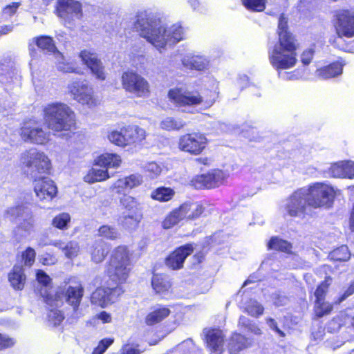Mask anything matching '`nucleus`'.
<instances>
[{
	"label": "nucleus",
	"mask_w": 354,
	"mask_h": 354,
	"mask_svg": "<svg viewBox=\"0 0 354 354\" xmlns=\"http://www.w3.org/2000/svg\"><path fill=\"white\" fill-rule=\"evenodd\" d=\"M169 100L183 112H192V107L201 104L203 98L198 91L174 88L168 93Z\"/></svg>",
	"instance_id": "8"
},
{
	"label": "nucleus",
	"mask_w": 354,
	"mask_h": 354,
	"mask_svg": "<svg viewBox=\"0 0 354 354\" xmlns=\"http://www.w3.org/2000/svg\"><path fill=\"white\" fill-rule=\"evenodd\" d=\"M6 216L11 221H21L24 216L30 217V209L24 205L10 207L6 210Z\"/></svg>",
	"instance_id": "32"
},
{
	"label": "nucleus",
	"mask_w": 354,
	"mask_h": 354,
	"mask_svg": "<svg viewBox=\"0 0 354 354\" xmlns=\"http://www.w3.org/2000/svg\"><path fill=\"white\" fill-rule=\"evenodd\" d=\"M203 333L211 354H222L225 339L223 331L218 328H205Z\"/></svg>",
	"instance_id": "18"
},
{
	"label": "nucleus",
	"mask_w": 354,
	"mask_h": 354,
	"mask_svg": "<svg viewBox=\"0 0 354 354\" xmlns=\"http://www.w3.org/2000/svg\"><path fill=\"white\" fill-rule=\"evenodd\" d=\"M135 28L142 37L160 52L167 44L171 45L180 41L184 36L180 25L175 24L167 28L159 18L146 12L137 15Z\"/></svg>",
	"instance_id": "1"
},
{
	"label": "nucleus",
	"mask_w": 354,
	"mask_h": 354,
	"mask_svg": "<svg viewBox=\"0 0 354 354\" xmlns=\"http://www.w3.org/2000/svg\"><path fill=\"white\" fill-rule=\"evenodd\" d=\"M131 270L129 251L125 246H118L112 252L106 272L109 278L116 283L127 279Z\"/></svg>",
	"instance_id": "4"
},
{
	"label": "nucleus",
	"mask_w": 354,
	"mask_h": 354,
	"mask_svg": "<svg viewBox=\"0 0 354 354\" xmlns=\"http://www.w3.org/2000/svg\"><path fill=\"white\" fill-rule=\"evenodd\" d=\"M121 205L128 210H132L137 209L138 206V201L132 196L128 195H124L120 198Z\"/></svg>",
	"instance_id": "52"
},
{
	"label": "nucleus",
	"mask_w": 354,
	"mask_h": 354,
	"mask_svg": "<svg viewBox=\"0 0 354 354\" xmlns=\"http://www.w3.org/2000/svg\"><path fill=\"white\" fill-rule=\"evenodd\" d=\"M118 291V288H97L91 295L92 304L101 307L106 306L112 299V294Z\"/></svg>",
	"instance_id": "22"
},
{
	"label": "nucleus",
	"mask_w": 354,
	"mask_h": 354,
	"mask_svg": "<svg viewBox=\"0 0 354 354\" xmlns=\"http://www.w3.org/2000/svg\"><path fill=\"white\" fill-rule=\"evenodd\" d=\"M182 64L187 69L204 71L209 65V60L201 55H187L182 59Z\"/></svg>",
	"instance_id": "23"
},
{
	"label": "nucleus",
	"mask_w": 354,
	"mask_h": 354,
	"mask_svg": "<svg viewBox=\"0 0 354 354\" xmlns=\"http://www.w3.org/2000/svg\"><path fill=\"white\" fill-rule=\"evenodd\" d=\"M71 221V216L67 213H62L56 216L52 221V225L60 230L67 228L68 223Z\"/></svg>",
	"instance_id": "46"
},
{
	"label": "nucleus",
	"mask_w": 354,
	"mask_h": 354,
	"mask_svg": "<svg viewBox=\"0 0 354 354\" xmlns=\"http://www.w3.org/2000/svg\"><path fill=\"white\" fill-rule=\"evenodd\" d=\"M34 191L41 201H50L57 194V187L48 177L35 178Z\"/></svg>",
	"instance_id": "17"
},
{
	"label": "nucleus",
	"mask_w": 354,
	"mask_h": 354,
	"mask_svg": "<svg viewBox=\"0 0 354 354\" xmlns=\"http://www.w3.org/2000/svg\"><path fill=\"white\" fill-rule=\"evenodd\" d=\"M67 88L73 98L83 105L91 108L95 106L98 103L92 86L85 79H77L71 81L68 84Z\"/></svg>",
	"instance_id": "9"
},
{
	"label": "nucleus",
	"mask_w": 354,
	"mask_h": 354,
	"mask_svg": "<svg viewBox=\"0 0 354 354\" xmlns=\"http://www.w3.org/2000/svg\"><path fill=\"white\" fill-rule=\"evenodd\" d=\"M20 3L17 2L6 6L3 10V15L8 17L13 15L17 12Z\"/></svg>",
	"instance_id": "60"
},
{
	"label": "nucleus",
	"mask_w": 354,
	"mask_h": 354,
	"mask_svg": "<svg viewBox=\"0 0 354 354\" xmlns=\"http://www.w3.org/2000/svg\"><path fill=\"white\" fill-rule=\"evenodd\" d=\"M189 202L182 204L178 208L174 209L163 221L162 227L169 229L184 218L188 219Z\"/></svg>",
	"instance_id": "21"
},
{
	"label": "nucleus",
	"mask_w": 354,
	"mask_h": 354,
	"mask_svg": "<svg viewBox=\"0 0 354 354\" xmlns=\"http://www.w3.org/2000/svg\"><path fill=\"white\" fill-rule=\"evenodd\" d=\"M145 169L151 178L158 176L162 171L160 166L154 162H148L145 166Z\"/></svg>",
	"instance_id": "53"
},
{
	"label": "nucleus",
	"mask_w": 354,
	"mask_h": 354,
	"mask_svg": "<svg viewBox=\"0 0 354 354\" xmlns=\"http://www.w3.org/2000/svg\"><path fill=\"white\" fill-rule=\"evenodd\" d=\"M243 6L252 11H262L265 8V0H241Z\"/></svg>",
	"instance_id": "49"
},
{
	"label": "nucleus",
	"mask_w": 354,
	"mask_h": 354,
	"mask_svg": "<svg viewBox=\"0 0 354 354\" xmlns=\"http://www.w3.org/2000/svg\"><path fill=\"white\" fill-rule=\"evenodd\" d=\"M207 144V139L204 134L193 132L180 136L178 147L181 151L198 155L204 150Z\"/></svg>",
	"instance_id": "13"
},
{
	"label": "nucleus",
	"mask_w": 354,
	"mask_h": 354,
	"mask_svg": "<svg viewBox=\"0 0 354 354\" xmlns=\"http://www.w3.org/2000/svg\"><path fill=\"white\" fill-rule=\"evenodd\" d=\"M351 253L346 245H342L329 253L328 257L336 261H346L349 259Z\"/></svg>",
	"instance_id": "39"
},
{
	"label": "nucleus",
	"mask_w": 354,
	"mask_h": 354,
	"mask_svg": "<svg viewBox=\"0 0 354 354\" xmlns=\"http://www.w3.org/2000/svg\"><path fill=\"white\" fill-rule=\"evenodd\" d=\"M21 221H23L19 225V227L24 229L25 232L30 231L34 226V219L32 218V212L30 210V217L24 216Z\"/></svg>",
	"instance_id": "56"
},
{
	"label": "nucleus",
	"mask_w": 354,
	"mask_h": 354,
	"mask_svg": "<svg viewBox=\"0 0 354 354\" xmlns=\"http://www.w3.org/2000/svg\"><path fill=\"white\" fill-rule=\"evenodd\" d=\"M142 182V178L139 174H132L124 178L118 180L114 187L132 189L138 186Z\"/></svg>",
	"instance_id": "34"
},
{
	"label": "nucleus",
	"mask_w": 354,
	"mask_h": 354,
	"mask_svg": "<svg viewBox=\"0 0 354 354\" xmlns=\"http://www.w3.org/2000/svg\"><path fill=\"white\" fill-rule=\"evenodd\" d=\"M57 12L68 27L81 18L82 4L76 0H58Z\"/></svg>",
	"instance_id": "14"
},
{
	"label": "nucleus",
	"mask_w": 354,
	"mask_h": 354,
	"mask_svg": "<svg viewBox=\"0 0 354 354\" xmlns=\"http://www.w3.org/2000/svg\"><path fill=\"white\" fill-rule=\"evenodd\" d=\"M21 162L25 172L34 178H37L39 174H47L50 169V161L48 156L36 149L22 153Z\"/></svg>",
	"instance_id": "5"
},
{
	"label": "nucleus",
	"mask_w": 354,
	"mask_h": 354,
	"mask_svg": "<svg viewBox=\"0 0 354 354\" xmlns=\"http://www.w3.org/2000/svg\"><path fill=\"white\" fill-rule=\"evenodd\" d=\"M306 187L295 191L285 201L286 212L292 217H304L308 206Z\"/></svg>",
	"instance_id": "11"
},
{
	"label": "nucleus",
	"mask_w": 354,
	"mask_h": 354,
	"mask_svg": "<svg viewBox=\"0 0 354 354\" xmlns=\"http://www.w3.org/2000/svg\"><path fill=\"white\" fill-rule=\"evenodd\" d=\"M43 113L45 124L54 133L71 131L75 128V113L64 103H49L44 106Z\"/></svg>",
	"instance_id": "3"
},
{
	"label": "nucleus",
	"mask_w": 354,
	"mask_h": 354,
	"mask_svg": "<svg viewBox=\"0 0 354 354\" xmlns=\"http://www.w3.org/2000/svg\"><path fill=\"white\" fill-rule=\"evenodd\" d=\"M15 342L12 338L0 334V350L12 346Z\"/></svg>",
	"instance_id": "59"
},
{
	"label": "nucleus",
	"mask_w": 354,
	"mask_h": 354,
	"mask_svg": "<svg viewBox=\"0 0 354 354\" xmlns=\"http://www.w3.org/2000/svg\"><path fill=\"white\" fill-rule=\"evenodd\" d=\"M226 178L225 174L220 169H212L207 174L197 176L192 180L196 189H211L218 187Z\"/></svg>",
	"instance_id": "15"
},
{
	"label": "nucleus",
	"mask_w": 354,
	"mask_h": 354,
	"mask_svg": "<svg viewBox=\"0 0 354 354\" xmlns=\"http://www.w3.org/2000/svg\"><path fill=\"white\" fill-rule=\"evenodd\" d=\"M328 284L326 281L322 282L316 289L315 296L316 297L315 301L320 302V301L324 299V296L328 290Z\"/></svg>",
	"instance_id": "57"
},
{
	"label": "nucleus",
	"mask_w": 354,
	"mask_h": 354,
	"mask_svg": "<svg viewBox=\"0 0 354 354\" xmlns=\"http://www.w3.org/2000/svg\"><path fill=\"white\" fill-rule=\"evenodd\" d=\"M109 245L102 240L95 242L91 251V259L95 263L102 262L109 252Z\"/></svg>",
	"instance_id": "30"
},
{
	"label": "nucleus",
	"mask_w": 354,
	"mask_h": 354,
	"mask_svg": "<svg viewBox=\"0 0 354 354\" xmlns=\"http://www.w3.org/2000/svg\"><path fill=\"white\" fill-rule=\"evenodd\" d=\"M345 161L337 162L329 168L330 174L335 178H346Z\"/></svg>",
	"instance_id": "47"
},
{
	"label": "nucleus",
	"mask_w": 354,
	"mask_h": 354,
	"mask_svg": "<svg viewBox=\"0 0 354 354\" xmlns=\"http://www.w3.org/2000/svg\"><path fill=\"white\" fill-rule=\"evenodd\" d=\"M333 309V306L328 303L325 302L324 299L320 301V302L315 301V312L316 316L318 317H322L325 315L329 314Z\"/></svg>",
	"instance_id": "48"
},
{
	"label": "nucleus",
	"mask_w": 354,
	"mask_h": 354,
	"mask_svg": "<svg viewBox=\"0 0 354 354\" xmlns=\"http://www.w3.org/2000/svg\"><path fill=\"white\" fill-rule=\"evenodd\" d=\"M50 244L62 250L64 255L68 259H73L77 257L80 252L79 244L74 241L67 243H64L62 241H54Z\"/></svg>",
	"instance_id": "28"
},
{
	"label": "nucleus",
	"mask_w": 354,
	"mask_h": 354,
	"mask_svg": "<svg viewBox=\"0 0 354 354\" xmlns=\"http://www.w3.org/2000/svg\"><path fill=\"white\" fill-rule=\"evenodd\" d=\"M278 35L279 41L269 50V61L278 71L280 78L292 80L294 75L280 71L293 68L297 62L296 50L298 44L294 35L288 30V19L283 15L279 19Z\"/></svg>",
	"instance_id": "2"
},
{
	"label": "nucleus",
	"mask_w": 354,
	"mask_h": 354,
	"mask_svg": "<svg viewBox=\"0 0 354 354\" xmlns=\"http://www.w3.org/2000/svg\"><path fill=\"white\" fill-rule=\"evenodd\" d=\"M346 178H354V162L345 161Z\"/></svg>",
	"instance_id": "63"
},
{
	"label": "nucleus",
	"mask_w": 354,
	"mask_h": 354,
	"mask_svg": "<svg viewBox=\"0 0 354 354\" xmlns=\"http://www.w3.org/2000/svg\"><path fill=\"white\" fill-rule=\"evenodd\" d=\"M193 252L194 246L192 243L179 247L166 259V266L171 270L182 268L185 259Z\"/></svg>",
	"instance_id": "19"
},
{
	"label": "nucleus",
	"mask_w": 354,
	"mask_h": 354,
	"mask_svg": "<svg viewBox=\"0 0 354 354\" xmlns=\"http://www.w3.org/2000/svg\"><path fill=\"white\" fill-rule=\"evenodd\" d=\"M98 235L107 239L115 240L119 237L120 234L115 227L104 225L98 229Z\"/></svg>",
	"instance_id": "44"
},
{
	"label": "nucleus",
	"mask_w": 354,
	"mask_h": 354,
	"mask_svg": "<svg viewBox=\"0 0 354 354\" xmlns=\"http://www.w3.org/2000/svg\"><path fill=\"white\" fill-rule=\"evenodd\" d=\"M21 136L25 141L42 145L49 140L50 133L37 123L28 122L21 128Z\"/></svg>",
	"instance_id": "16"
},
{
	"label": "nucleus",
	"mask_w": 354,
	"mask_h": 354,
	"mask_svg": "<svg viewBox=\"0 0 354 354\" xmlns=\"http://www.w3.org/2000/svg\"><path fill=\"white\" fill-rule=\"evenodd\" d=\"M57 53L58 56V63H57V69L59 71L64 73H80V70L76 67L73 64L69 62H65L64 61H60L59 59H64L63 56L59 52Z\"/></svg>",
	"instance_id": "45"
},
{
	"label": "nucleus",
	"mask_w": 354,
	"mask_h": 354,
	"mask_svg": "<svg viewBox=\"0 0 354 354\" xmlns=\"http://www.w3.org/2000/svg\"><path fill=\"white\" fill-rule=\"evenodd\" d=\"M343 65L339 62H334L327 66L318 69L316 71L317 76L324 79L335 77L342 74Z\"/></svg>",
	"instance_id": "29"
},
{
	"label": "nucleus",
	"mask_w": 354,
	"mask_h": 354,
	"mask_svg": "<svg viewBox=\"0 0 354 354\" xmlns=\"http://www.w3.org/2000/svg\"><path fill=\"white\" fill-rule=\"evenodd\" d=\"M267 324L268 326L273 330H274L280 337H284L285 334L281 330L277 324V322L273 319L272 318H268L267 319Z\"/></svg>",
	"instance_id": "64"
},
{
	"label": "nucleus",
	"mask_w": 354,
	"mask_h": 354,
	"mask_svg": "<svg viewBox=\"0 0 354 354\" xmlns=\"http://www.w3.org/2000/svg\"><path fill=\"white\" fill-rule=\"evenodd\" d=\"M185 125L186 122L183 120L171 116L163 118L160 123V127L165 131H179Z\"/></svg>",
	"instance_id": "31"
},
{
	"label": "nucleus",
	"mask_w": 354,
	"mask_h": 354,
	"mask_svg": "<svg viewBox=\"0 0 354 354\" xmlns=\"http://www.w3.org/2000/svg\"><path fill=\"white\" fill-rule=\"evenodd\" d=\"M49 322L55 326L59 325L64 319L63 314L57 310H51L48 314Z\"/></svg>",
	"instance_id": "55"
},
{
	"label": "nucleus",
	"mask_w": 354,
	"mask_h": 354,
	"mask_svg": "<svg viewBox=\"0 0 354 354\" xmlns=\"http://www.w3.org/2000/svg\"><path fill=\"white\" fill-rule=\"evenodd\" d=\"M142 352L138 346L132 344H126L122 348V354H140Z\"/></svg>",
	"instance_id": "62"
},
{
	"label": "nucleus",
	"mask_w": 354,
	"mask_h": 354,
	"mask_svg": "<svg viewBox=\"0 0 354 354\" xmlns=\"http://www.w3.org/2000/svg\"><path fill=\"white\" fill-rule=\"evenodd\" d=\"M82 61L89 68L96 78L104 80L106 78L104 68L101 61L97 58L96 54L86 50L80 53Z\"/></svg>",
	"instance_id": "20"
},
{
	"label": "nucleus",
	"mask_w": 354,
	"mask_h": 354,
	"mask_svg": "<svg viewBox=\"0 0 354 354\" xmlns=\"http://www.w3.org/2000/svg\"><path fill=\"white\" fill-rule=\"evenodd\" d=\"M244 311L253 317H259L263 315L264 307L256 299H249L244 304Z\"/></svg>",
	"instance_id": "35"
},
{
	"label": "nucleus",
	"mask_w": 354,
	"mask_h": 354,
	"mask_svg": "<svg viewBox=\"0 0 354 354\" xmlns=\"http://www.w3.org/2000/svg\"><path fill=\"white\" fill-rule=\"evenodd\" d=\"M174 192L171 188L159 187L151 194V197L159 201L166 202L172 198Z\"/></svg>",
	"instance_id": "40"
},
{
	"label": "nucleus",
	"mask_w": 354,
	"mask_h": 354,
	"mask_svg": "<svg viewBox=\"0 0 354 354\" xmlns=\"http://www.w3.org/2000/svg\"><path fill=\"white\" fill-rule=\"evenodd\" d=\"M26 279L23 266L19 264L14 266L12 271L8 276L9 281L12 287L15 290H22L24 288Z\"/></svg>",
	"instance_id": "27"
},
{
	"label": "nucleus",
	"mask_w": 354,
	"mask_h": 354,
	"mask_svg": "<svg viewBox=\"0 0 354 354\" xmlns=\"http://www.w3.org/2000/svg\"><path fill=\"white\" fill-rule=\"evenodd\" d=\"M188 219H195L198 218L204 210L203 207L198 203H191L189 204Z\"/></svg>",
	"instance_id": "51"
},
{
	"label": "nucleus",
	"mask_w": 354,
	"mask_h": 354,
	"mask_svg": "<svg viewBox=\"0 0 354 354\" xmlns=\"http://www.w3.org/2000/svg\"><path fill=\"white\" fill-rule=\"evenodd\" d=\"M109 178L106 169L92 168L84 177V180L88 183L102 181Z\"/></svg>",
	"instance_id": "38"
},
{
	"label": "nucleus",
	"mask_w": 354,
	"mask_h": 354,
	"mask_svg": "<svg viewBox=\"0 0 354 354\" xmlns=\"http://www.w3.org/2000/svg\"><path fill=\"white\" fill-rule=\"evenodd\" d=\"M313 55H314V50L312 48H309V49L304 50L302 53L301 56V62L304 65H308L310 63V62L313 57Z\"/></svg>",
	"instance_id": "61"
},
{
	"label": "nucleus",
	"mask_w": 354,
	"mask_h": 354,
	"mask_svg": "<svg viewBox=\"0 0 354 354\" xmlns=\"http://www.w3.org/2000/svg\"><path fill=\"white\" fill-rule=\"evenodd\" d=\"M36 252L32 248H28L22 254V261L24 265L30 267L35 262Z\"/></svg>",
	"instance_id": "50"
},
{
	"label": "nucleus",
	"mask_w": 354,
	"mask_h": 354,
	"mask_svg": "<svg viewBox=\"0 0 354 354\" xmlns=\"http://www.w3.org/2000/svg\"><path fill=\"white\" fill-rule=\"evenodd\" d=\"M305 187L309 207L314 209L329 208L332 205L335 196L333 187L316 183Z\"/></svg>",
	"instance_id": "7"
},
{
	"label": "nucleus",
	"mask_w": 354,
	"mask_h": 354,
	"mask_svg": "<svg viewBox=\"0 0 354 354\" xmlns=\"http://www.w3.org/2000/svg\"><path fill=\"white\" fill-rule=\"evenodd\" d=\"M151 286L156 293H164L170 288V283L167 279L158 274H154L151 279Z\"/></svg>",
	"instance_id": "37"
},
{
	"label": "nucleus",
	"mask_w": 354,
	"mask_h": 354,
	"mask_svg": "<svg viewBox=\"0 0 354 354\" xmlns=\"http://www.w3.org/2000/svg\"><path fill=\"white\" fill-rule=\"evenodd\" d=\"M122 88L138 97H147L150 93V85L141 75L133 71H127L121 77Z\"/></svg>",
	"instance_id": "10"
},
{
	"label": "nucleus",
	"mask_w": 354,
	"mask_h": 354,
	"mask_svg": "<svg viewBox=\"0 0 354 354\" xmlns=\"http://www.w3.org/2000/svg\"><path fill=\"white\" fill-rule=\"evenodd\" d=\"M121 162L119 156L114 153H106L97 158L96 165L101 167H118Z\"/></svg>",
	"instance_id": "33"
},
{
	"label": "nucleus",
	"mask_w": 354,
	"mask_h": 354,
	"mask_svg": "<svg viewBox=\"0 0 354 354\" xmlns=\"http://www.w3.org/2000/svg\"><path fill=\"white\" fill-rule=\"evenodd\" d=\"M84 295V288L80 283L75 285L66 284L59 287L54 295H47L46 302L52 306H59L64 301L73 306L76 310L79 307Z\"/></svg>",
	"instance_id": "6"
},
{
	"label": "nucleus",
	"mask_w": 354,
	"mask_h": 354,
	"mask_svg": "<svg viewBox=\"0 0 354 354\" xmlns=\"http://www.w3.org/2000/svg\"><path fill=\"white\" fill-rule=\"evenodd\" d=\"M36 277L37 281L46 287H48L50 284L51 279L43 270H37Z\"/></svg>",
	"instance_id": "58"
},
{
	"label": "nucleus",
	"mask_w": 354,
	"mask_h": 354,
	"mask_svg": "<svg viewBox=\"0 0 354 354\" xmlns=\"http://www.w3.org/2000/svg\"><path fill=\"white\" fill-rule=\"evenodd\" d=\"M334 26L337 37L335 40L337 43L343 37L351 38L354 36V12L348 10H340L335 15Z\"/></svg>",
	"instance_id": "12"
},
{
	"label": "nucleus",
	"mask_w": 354,
	"mask_h": 354,
	"mask_svg": "<svg viewBox=\"0 0 354 354\" xmlns=\"http://www.w3.org/2000/svg\"><path fill=\"white\" fill-rule=\"evenodd\" d=\"M140 221V218L137 216L126 215L120 216L118 222L124 228L132 230L138 227Z\"/></svg>",
	"instance_id": "42"
},
{
	"label": "nucleus",
	"mask_w": 354,
	"mask_h": 354,
	"mask_svg": "<svg viewBox=\"0 0 354 354\" xmlns=\"http://www.w3.org/2000/svg\"><path fill=\"white\" fill-rule=\"evenodd\" d=\"M113 342V339H102L98 346L93 350L92 354H103L107 348L112 344Z\"/></svg>",
	"instance_id": "54"
},
{
	"label": "nucleus",
	"mask_w": 354,
	"mask_h": 354,
	"mask_svg": "<svg viewBox=\"0 0 354 354\" xmlns=\"http://www.w3.org/2000/svg\"><path fill=\"white\" fill-rule=\"evenodd\" d=\"M268 250H275L286 253H290L292 245L290 243L286 240L279 239L277 236H274L270 239L268 243Z\"/></svg>",
	"instance_id": "36"
},
{
	"label": "nucleus",
	"mask_w": 354,
	"mask_h": 354,
	"mask_svg": "<svg viewBox=\"0 0 354 354\" xmlns=\"http://www.w3.org/2000/svg\"><path fill=\"white\" fill-rule=\"evenodd\" d=\"M252 341L240 333H234L232 336L228 349L230 354H238L239 351L250 347Z\"/></svg>",
	"instance_id": "24"
},
{
	"label": "nucleus",
	"mask_w": 354,
	"mask_h": 354,
	"mask_svg": "<svg viewBox=\"0 0 354 354\" xmlns=\"http://www.w3.org/2000/svg\"><path fill=\"white\" fill-rule=\"evenodd\" d=\"M127 145L139 143L146 138V131L138 126L133 125L124 127Z\"/></svg>",
	"instance_id": "25"
},
{
	"label": "nucleus",
	"mask_w": 354,
	"mask_h": 354,
	"mask_svg": "<svg viewBox=\"0 0 354 354\" xmlns=\"http://www.w3.org/2000/svg\"><path fill=\"white\" fill-rule=\"evenodd\" d=\"M170 314V310L165 306L158 305L153 307L151 311L147 315L145 318V323L148 326H153L156 324Z\"/></svg>",
	"instance_id": "26"
},
{
	"label": "nucleus",
	"mask_w": 354,
	"mask_h": 354,
	"mask_svg": "<svg viewBox=\"0 0 354 354\" xmlns=\"http://www.w3.org/2000/svg\"><path fill=\"white\" fill-rule=\"evenodd\" d=\"M37 46L49 53L57 52V48L51 37L48 36H41L35 39Z\"/></svg>",
	"instance_id": "41"
},
{
	"label": "nucleus",
	"mask_w": 354,
	"mask_h": 354,
	"mask_svg": "<svg viewBox=\"0 0 354 354\" xmlns=\"http://www.w3.org/2000/svg\"><path fill=\"white\" fill-rule=\"evenodd\" d=\"M108 138L111 142L113 143L115 145L119 147H125L127 146L126 142V137L125 133L124 131V127H122L120 131H111L109 136Z\"/></svg>",
	"instance_id": "43"
}]
</instances>
